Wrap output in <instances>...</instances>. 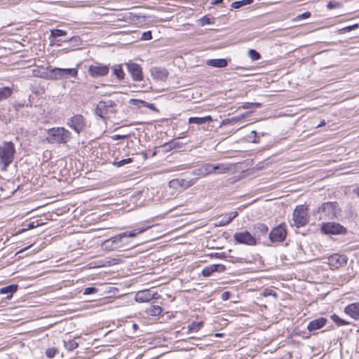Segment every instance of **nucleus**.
I'll return each instance as SVG.
<instances>
[{
  "instance_id": "nucleus-15",
  "label": "nucleus",
  "mask_w": 359,
  "mask_h": 359,
  "mask_svg": "<svg viewBox=\"0 0 359 359\" xmlns=\"http://www.w3.org/2000/svg\"><path fill=\"white\" fill-rule=\"evenodd\" d=\"M347 262V257L345 255L334 254L328 257V264L334 268H339L345 265Z\"/></svg>"
},
{
  "instance_id": "nucleus-36",
  "label": "nucleus",
  "mask_w": 359,
  "mask_h": 359,
  "mask_svg": "<svg viewBox=\"0 0 359 359\" xmlns=\"http://www.w3.org/2000/svg\"><path fill=\"white\" fill-rule=\"evenodd\" d=\"M67 35V32L59 29H53L50 30V37L56 38L58 36Z\"/></svg>"
},
{
  "instance_id": "nucleus-59",
  "label": "nucleus",
  "mask_w": 359,
  "mask_h": 359,
  "mask_svg": "<svg viewBox=\"0 0 359 359\" xmlns=\"http://www.w3.org/2000/svg\"><path fill=\"white\" fill-rule=\"evenodd\" d=\"M8 183L13 184V181L9 180L8 181Z\"/></svg>"
},
{
  "instance_id": "nucleus-25",
  "label": "nucleus",
  "mask_w": 359,
  "mask_h": 359,
  "mask_svg": "<svg viewBox=\"0 0 359 359\" xmlns=\"http://www.w3.org/2000/svg\"><path fill=\"white\" fill-rule=\"evenodd\" d=\"M207 65L208 66L214 67H225L227 66L228 62L226 59H211L207 61Z\"/></svg>"
},
{
  "instance_id": "nucleus-43",
  "label": "nucleus",
  "mask_w": 359,
  "mask_h": 359,
  "mask_svg": "<svg viewBox=\"0 0 359 359\" xmlns=\"http://www.w3.org/2000/svg\"><path fill=\"white\" fill-rule=\"evenodd\" d=\"M57 352V349L55 348H49L46 351V355L49 358H53L55 357L56 353Z\"/></svg>"
},
{
  "instance_id": "nucleus-61",
  "label": "nucleus",
  "mask_w": 359,
  "mask_h": 359,
  "mask_svg": "<svg viewBox=\"0 0 359 359\" xmlns=\"http://www.w3.org/2000/svg\"><path fill=\"white\" fill-rule=\"evenodd\" d=\"M28 248H25V249H23L22 251L25 250H27Z\"/></svg>"
},
{
  "instance_id": "nucleus-49",
  "label": "nucleus",
  "mask_w": 359,
  "mask_h": 359,
  "mask_svg": "<svg viewBox=\"0 0 359 359\" xmlns=\"http://www.w3.org/2000/svg\"><path fill=\"white\" fill-rule=\"evenodd\" d=\"M231 292L229 291H225L222 294L221 298L224 301H226L230 299Z\"/></svg>"
},
{
  "instance_id": "nucleus-22",
  "label": "nucleus",
  "mask_w": 359,
  "mask_h": 359,
  "mask_svg": "<svg viewBox=\"0 0 359 359\" xmlns=\"http://www.w3.org/2000/svg\"><path fill=\"white\" fill-rule=\"evenodd\" d=\"M152 76L158 80H163L168 76V72L164 68L154 67L151 70Z\"/></svg>"
},
{
  "instance_id": "nucleus-2",
  "label": "nucleus",
  "mask_w": 359,
  "mask_h": 359,
  "mask_svg": "<svg viewBox=\"0 0 359 359\" xmlns=\"http://www.w3.org/2000/svg\"><path fill=\"white\" fill-rule=\"evenodd\" d=\"M15 144L11 141H4L0 145V170L6 171L15 158Z\"/></svg>"
},
{
  "instance_id": "nucleus-27",
  "label": "nucleus",
  "mask_w": 359,
  "mask_h": 359,
  "mask_svg": "<svg viewBox=\"0 0 359 359\" xmlns=\"http://www.w3.org/2000/svg\"><path fill=\"white\" fill-rule=\"evenodd\" d=\"M129 103L137 105L138 107H141L142 106H144V107H146L152 110L155 109V107H154V104L148 103L142 100L130 99L129 101Z\"/></svg>"
},
{
  "instance_id": "nucleus-28",
  "label": "nucleus",
  "mask_w": 359,
  "mask_h": 359,
  "mask_svg": "<svg viewBox=\"0 0 359 359\" xmlns=\"http://www.w3.org/2000/svg\"><path fill=\"white\" fill-rule=\"evenodd\" d=\"M203 324H204V323L203 321H201V322L194 321V322L191 323L187 327V329H188L187 333L189 334L191 332H197L203 327Z\"/></svg>"
},
{
  "instance_id": "nucleus-58",
  "label": "nucleus",
  "mask_w": 359,
  "mask_h": 359,
  "mask_svg": "<svg viewBox=\"0 0 359 359\" xmlns=\"http://www.w3.org/2000/svg\"><path fill=\"white\" fill-rule=\"evenodd\" d=\"M137 327V324H133V327L134 328H136Z\"/></svg>"
},
{
  "instance_id": "nucleus-55",
  "label": "nucleus",
  "mask_w": 359,
  "mask_h": 359,
  "mask_svg": "<svg viewBox=\"0 0 359 359\" xmlns=\"http://www.w3.org/2000/svg\"><path fill=\"white\" fill-rule=\"evenodd\" d=\"M325 126V121L324 120H323L320 124L318 125L317 128H320V127H322V126Z\"/></svg>"
},
{
  "instance_id": "nucleus-50",
  "label": "nucleus",
  "mask_w": 359,
  "mask_h": 359,
  "mask_svg": "<svg viewBox=\"0 0 359 359\" xmlns=\"http://www.w3.org/2000/svg\"><path fill=\"white\" fill-rule=\"evenodd\" d=\"M339 6H340V4L338 2L329 1L327 4V8L330 9L338 8Z\"/></svg>"
},
{
  "instance_id": "nucleus-38",
  "label": "nucleus",
  "mask_w": 359,
  "mask_h": 359,
  "mask_svg": "<svg viewBox=\"0 0 359 359\" xmlns=\"http://www.w3.org/2000/svg\"><path fill=\"white\" fill-rule=\"evenodd\" d=\"M133 161V158H128L118 161H114V165L116 167H121Z\"/></svg>"
},
{
  "instance_id": "nucleus-7",
  "label": "nucleus",
  "mask_w": 359,
  "mask_h": 359,
  "mask_svg": "<svg viewBox=\"0 0 359 359\" xmlns=\"http://www.w3.org/2000/svg\"><path fill=\"white\" fill-rule=\"evenodd\" d=\"M109 72V65H103L100 62H95L88 67V72L93 78L104 76Z\"/></svg>"
},
{
  "instance_id": "nucleus-41",
  "label": "nucleus",
  "mask_w": 359,
  "mask_h": 359,
  "mask_svg": "<svg viewBox=\"0 0 359 359\" xmlns=\"http://www.w3.org/2000/svg\"><path fill=\"white\" fill-rule=\"evenodd\" d=\"M248 139L253 143H258L259 142V138L257 137L255 130L251 131L250 134L248 135Z\"/></svg>"
},
{
  "instance_id": "nucleus-11",
  "label": "nucleus",
  "mask_w": 359,
  "mask_h": 359,
  "mask_svg": "<svg viewBox=\"0 0 359 359\" xmlns=\"http://www.w3.org/2000/svg\"><path fill=\"white\" fill-rule=\"evenodd\" d=\"M322 231L326 234H345L346 229L338 223L328 222L322 226Z\"/></svg>"
},
{
  "instance_id": "nucleus-47",
  "label": "nucleus",
  "mask_w": 359,
  "mask_h": 359,
  "mask_svg": "<svg viewBox=\"0 0 359 359\" xmlns=\"http://www.w3.org/2000/svg\"><path fill=\"white\" fill-rule=\"evenodd\" d=\"M151 39H152V35H151V32L150 31H147V32L142 33V37H141L142 40L147 41V40H150Z\"/></svg>"
},
{
  "instance_id": "nucleus-40",
  "label": "nucleus",
  "mask_w": 359,
  "mask_h": 359,
  "mask_svg": "<svg viewBox=\"0 0 359 359\" xmlns=\"http://www.w3.org/2000/svg\"><path fill=\"white\" fill-rule=\"evenodd\" d=\"M41 224L36 221V222H29V224H27V226L26 228H24L22 229H21L19 233H22V232H24L27 230H29V229H32L35 227H37L40 225Z\"/></svg>"
},
{
  "instance_id": "nucleus-19",
  "label": "nucleus",
  "mask_w": 359,
  "mask_h": 359,
  "mask_svg": "<svg viewBox=\"0 0 359 359\" xmlns=\"http://www.w3.org/2000/svg\"><path fill=\"white\" fill-rule=\"evenodd\" d=\"M226 269L225 266L223 264H212L205 266L201 271V274L204 277L210 276L214 272H224Z\"/></svg>"
},
{
  "instance_id": "nucleus-30",
  "label": "nucleus",
  "mask_w": 359,
  "mask_h": 359,
  "mask_svg": "<svg viewBox=\"0 0 359 359\" xmlns=\"http://www.w3.org/2000/svg\"><path fill=\"white\" fill-rule=\"evenodd\" d=\"M238 216V212H232L228 215V217H224L220 222L218 226H226L229 224L232 220Z\"/></svg>"
},
{
  "instance_id": "nucleus-6",
  "label": "nucleus",
  "mask_w": 359,
  "mask_h": 359,
  "mask_svg": "<svg viewBox=\"0 0 359 359\" xmlns=\"http://www.w3.org/2000/svg\"><path fill=\"white\" fill-rule=\"evenodd\" d=\"M116 103L111 100H101L97 104L95 112L100 117H105L116 113Z\"/></svg>"
},
{
  "instance_id": "nucleus-35",
  "label": "nucleus",
  "mask_w": 359,
  "mask_h": 359,
  "mask_svg": "<svg viewBox=\"0 0 359 359\" xmlns=\"http://www.w3.org/2000/svg\"><path fill=\"white\" fill-rule=\"evenodd\" d=\"M244 116H235L232 117L231 118H226L222 121V125H232L235 123L239 121L241 118H243Z\"/></svg>"
},
{
  "instance_id": "nucleus-18",
  "label": "nucleus",
  "mask_w": 359,
  "mask_h": 359,
  "mask_svg": "<svg viewBox=\"0 0 359 359\" xmlns=\"http://www.w3.org/2000/svg\"><path fill=\"white\" fill-rule=\"evenodd\" d=\"M327 323V319L324 317H320L310 321L307 325V330L311 332H315L323 327Z\"/></svg>"
},
{
  "instance_id": "nucleus-10",
  "label": "nucleus",
  "mask_w": 359,
  "mask_h": 359,
  "mask_svg": "<svg viewBox=\"0 0 359 359\" xmlns=\"http://www.w3.org/2000/svg\"><path fill=\"white\" fill-rule=\"evenodd\" d=\"M337 202L323 203L318 208V212L321 213L320 217L332 218L337 215Z\"/></svg>"
},
{
  "instance_id": "nucleus-26",
  "label": "nucleus",
  "mask_w": 359,
  "mask_h": 359,
  "mask_svg": "<svg viewBox=\"0 0 359 359\" xmlns=\"http://www.w3.org/2000/svg\"><path fill=\"white\" fill-rule=\"evenodd\" d=\"M255 236L265 235L269 231L268 226L263 223H258L254 226Z\"/></svg>"
},
{
  "instance_id": "nucleus-17",
  "label": "nucleus",
  "mask_w": 359,
  "mask_h": 359,
  "mask_svg": "<svg viewBox=\"0 0 359 359\" xmlns=\"http://www.w3.org/2000/svg\"><path fill=\"white\" fill-rule=\"evenodd\" d=\"M127 67L133 80L141 81L142 79V70L140 65L131 62L127 64Z\"/></svg>"
},
{
  "instance_id": "nucleus-13",
  "label": "nucleus",
  "mask_w": 359,
  "mask_h": 359,
  "mask_svg": "<svg viewBox=\"0 0 359 359\" xmlns=\"http://www.w3.org/2000/svg\"><path fill=\"white\" fill-rule=\"evenodd\" d=\"M67 124L70 128L79 134L86 126V121L82 115L76 114L69 120Z\"/></svg>"
},
{
  "instance_id": "nucleus-29",
  "label": "nucleus",
  "mask_w": 359,
  "mask_h": 359,
  "mask_svg": "<svg viewBox=\"0 0 359 359\" xmlns=\"http://www.w3.org/2000/svg\"><path fill=\"white\" fill-rule=\"evenodd\" d=\"M13 93V89L9 87L0 88V102L9 97Z\"/></svg>"
},
{
  "instance_id": "nucleus-34",
  "label": "nucleus",
  "mask_w": 359,
  "mask_h": 359,
  "mask_svg": "<svg viewBox=\"0 0 359 359\" xmlns=\"http://www.w3.org/2000/svg\"><path fill=\"white\" fill-rule=\"evenodd\" d=\"M64 343L65 348L70 351L74 350L79 346V344L74 339H70L67 341H65Z\"/></svg>"
},
{
  "instance_id": "nucleus-45",
  "label": "nucleus",
  "mask_w": 359,
  "mask_h": 359,
  "mask_svg": "<svg viewBox=\"0 0 359 359\" xmlns=\"http://www.w3.org/2000/svg\"><path fill=\"white\" fill-rule=\"evenodd\" d=\"M97 291V289L93 287H89L84 289L83 294L88 295L94 294Z\"/></svg>"
},
{
  "instance_id": "nucleus-14",
  "label": "nucleus",
  "mask_w": 359,
  "mask_h": 359,
  "mask_svg": "<svg viewBox=\"0 0 359 359\" xmlns=\"http://www.w3.org/2000/svg\"><path fill=\"white\" fill-rule=\"evenodd\" d=\"M157 293L153 292L150 290H144L138 291L135 294V301L137 302H148L152 299H156Z\"/></svg>"
},
{
  "instance_id": "nucleus-42",
  "label": "nucleus",
  "mask_w": 359,
  "mask_h": 359,
  "mask_svg": "<svg viewBox=\"0 0 359 359\" xmlns=\"http://www.w3.org/2000/svg\"><path fill=\"white\" fill-rule=\"evenodd\" d=\"M252 107H260L261 104L259 102H245L242 105L243 109H250Z\"/></svg>"
},
{
  "instance_id": "nucleus-37",
  "label": "nucleus",
  "mask_w": 359,
  "mask_h": 359,
  "mask_svg": "<svg viewBox=\"0 0 359 359\" xmlns=\"http://www.w3.org/2000/svg\"><path fill=\"white\" fill-rule=\"evenodd\" d=\"M331 318L338 326L346 325L349 324L348 322L340 318L336 314H333L332 316H331Z\"/></svg>"
},
{
  "instance_id": "nucleus-56",
  "label": "nucleus",
  "mask_w": 359,
  "mask_h": 359,
  "mask_svg": "<svg viewBox=\"0 0 359 359\" xmlns=\"http://www.w3.org/2000/svg\"><path fill=\"white\" fill-rule=\"evenodd\" d=\"M223 334H222V333H216V334H215V337H222V336H223Z\"/></svg>"
},
{
  "instance_id": "nucleus-21",
  "label": "nucleus",
  "mask_w": 359,
  "mask_h": 359,
  "mask_svg": "<svg viewBox=\"0 0 359 359\" xmlns=\"http://www.w3.org/2000/svg\"><path fill=\"white\" fill-rule=\"evenodd\" d=\"M32 72L34 76L50 80L51 69H45L43 68L37 67L33 69Z\"/></svg>"
},
{
  "instance_id": "nucleus-48",
  "label": "nucleus",
  "mask_w": 359,
  "mask_h": 359,
  "mask_svg": "<svg viewBox=\"0 0 359 359\" xmlns=\"http://www.w3.org/2000/svg\"><path fill=\"white\" fill-rule=\"evenodd\" d=\"M264 296L265 297H267V296H273V297H276L277 295H276V293L271 289H265L264 292Z\"/></svg>"
},
{
  "instance_id": "nucleus-24",
  "label": "nucleus",
  "mask_w": 359,
  "mask_h": 359,
  "mask_svg": "<svg viewBox=\"0 0 359 359\" xmlns=\"http://www.w3.org/2000/svg\"><path fill=\"white\" fill-rule=\"evenodd\" d=\"M212 121L210 116H206L204 117H190L189 118V123H195L197 125H203L207 123H210Z\"/></svg>"
},
{
  "instance_id": "nucleus-46",
  "label": "nucleus",
  "mask_w": 359,
  "mask_h": 359,
  "mask_svg": "<svg viewBox=\"0 0 359 359\" xmlns=\"http://www.w3.org/2000/svg\"><path fill=\"white\" fill-rule=\"evenodd\" d=\"M311 13L309 11H306L301 15H299L296 17V20H303V19H306V18H309V17H311Z\"/></svg>"
},
{
  "instance_id": "nucleus-53",
  "label": "nucleus",
  "mask_w": 359,
  "mask_h": 359,
  "mask_svg": "<svg viewBox=\"0 0 359 359\" xmlns=\"http://www.w3.org/2000/svg\"><path fill=\"white\" fill-rule=\"evenodd\" d=\"M68 41H75V42H78V41H80V38L79 36H73L72 38H70Z\"/></svg>"
},
{
  "instance_id": "nucleus-8",
  "label": "nucleus",
  "mask_w": 359,
  "mask_h": 359,
  "mask_svg": "<svg viewBox=\"0 0 359 359\" xmlns=\"http://www.w3.org/2000/svg\"><path fill=\"white\" fill-rule=\"evenodd\" d=\"M294 224L297 227L305 226L309 219L307 212L303 206H297L293 212Z\"/></svg>"
},
{
  "instance_id": "nucleus-54",
  "label": "nucleus",
  "mask_w": 359,
  "mask_h": 359,
  "mask_svg": "<svg viewBox=\"0 0 359 359\" xmlns=\"http://www.w3.org/2000/svg\"><path fill=\"white\" fill-rule=\"evenodd\" d=\"M224 0H212L211 4L212 5H217L222 3Z\"/></svg>"
},
{
  "instance_id": "nucleus-20",
  "label": "nucleus",
  "mask_w": 359,
  "mask_h": 359,
  "mask_svg": "<svg viewBox=\"0 0 359 359\" xmlns=\"http://www.w3.org/2000/svg\"><path fill=\"white\" fill-rule=\"evenodd\" d=\"M344 312L355 320L359 319V302L347 305L344 309Z\"/></svg>"
},
{
  "instance_id": "nucleus-4",
  "label": "nucleus",
  "mask_w": 359,
  "mask_h": 359,
  "mask_svg": "<svg viewBox=\"0 0 359 359\" xmlns=\"http://www.w3.org/2000/svg\"><path fill=\"white\" fill-rule=\"evenodd\" d=\"M48 142L52 144H65L71 138V133L65 128H53L48 130Z\"/></svg>"
},
{
  "instance_id": "nucleus-32",
  "label": "nucleus",
  "mask_w": 359,
  "mask_h": 359,
  "mask_svg": "<svg viewBox=\"0 0 359 359\" xmlns=\"http://www.w3.org/2000/svg\"><path fill=\"white\" fill-rule=\"evenodd\" d=\"M113 74L116 76L118 80H122L124 78L125 74L122 69L121 65H118L114 67Z\"/></svg>"
},
{
  "instance_id": "nucleus-12",
  "label": "nucleus",
  "mask_w": 359,
  "mask_h": 359,
  "mask_svg": "<svg viewBox=\"0 0 359 359\" xmlns=\"http://www.w3.org/2000/svg\"><path fill=\"white\" fill-rule=\"evenodd\" d=\"M286 229L284 224H280L273 228L269 233V239L271 242H282L286 237Z\"/></svg>"
},
{
  "instance_id": "nucleus-1",
  "label": "nucleus",
  "mask_w": 359,
  "mask_h": 359,
  "mask_svg": "<svg viewBox=\"0 0 359 359\" xmlns=\"http://www.w3.org/2000/svg\"><path fill=\"white\" fill-rule=\"evenodd\" d=\"M150 226H144L135 229L132 231H127L116 235L106 241L102 245L104 250L107 251H113L122 246L123 239L128 237H135L137 235L144 232L149 229Z\"/></svg>"
},
{
  "instance_id": "nucleus-39",
  "label": "nucleus",
  "mask_w": 359,
  "mask_h": 359,
  "mask_svg": "<svg viewBox=\"0 0 359 359\" xmlns=\"http://www.w3.org/2000/svg\"><path fill=\"white\" fill-rule=\"evenodd\" d=\"M248 56L254 61L258 60L260 59V54L254 49H250L248 51Z\"/></svg>"
},
{
  "instance_id": "nucleus-33",
  "label": "nucleus",
  "mask_w": 359,
  "mask_h": 359,
  "mask_svg": "<svg viewBox=\"0 0 359 359\" xmlns=\"http://www.w3.org/2000/svg\"><path fill=\"white\" fill-rule=\"evenodd\" d=\"M253 2V0H241L234 1L231 4V7L233 8L237 9L243 6L250 4Z\"/></svg>"
},
{
  "instance_id": "nucleus-51",
  "label": "nucleus",
  "mask_w": 359,
  "mask_h": 359,
  "mask_svg": "<svg viewBox=\"0 0 359 359\" xmlns=\"http://www.w3.org/2000/svg\"><path fill=\"white\" fill-rule=\"evenodd\" d=\"M202 24L203 25H205V24H208V25H210V24H212V22L211 21V20L209 18H206V17H204L202 20Z\"/></svg>"
},
{
  "instance_id": "nucleus-9",
  "label": "nucleus",
  "mask_w": 359,
  "mask_h": 359,
  "mask_svg": "<svg viewBox=\"0 0 359 359\" xmlns=\"http://www.w3.org/2000/svg\"><path fill=\"white\" fill-rule=\"evenodd\" d=\"M233 238L236 243L240 244L248 245H255L257 244L255 237L248 231L236 232L233 235Z\"/></svg>"
},
{
  "instance_id": "nucleus-23",
  "label": "nucleus",
  "mask_w": 359,
  "mask_h": 359,
  "mask_svg": "<svg viewBox=\"0 0 359 359\" xmlns=\"http://www.w3.org/2000/svg\"><path fill=\"white\" fill-rule=\"evenodd\" d=\"M18 285H10L0 289V294H7L6 299H10L13 293H15L18 290Z\"/></svg>"
},
{
  "instance_id": "nucleus-31",
  "label": "nucleus",
  "mask_w": 359,
  "mask_h": 359,
  "mask_svg": "<svg viewBox=\"0 0 359 359\" xmlns=\"http://www.w3.org/2000/svg\"><path fill=\"white\" fill-rule=\"evenodd\" d=\"M162 312V308L159 306H151L147 309V313L152 316H159Z\"/></svg>"
},
{
  "instance_id": "nucleus-5",
  "label": "nucleus",
  "mask_w": 359,
  "mask_h": 359,
  "mask_svg": "<svg viewBox=\"0 0 359 359\" xmlns=\"http://www.w3.org/2000/svg\"><path fill=\"white\" fill-rule=\"evenodd\" d=\"M77 68H58L51 69L50 80L67 79L78 76Z\"/></svg>"
},
{
  "instance_id": "nucleus-57",
  "label": "nucleus",
  "mask_w": 359,
  "mask_h": 359,
  "mask_svg": "<svg viewBox=\"0 0 359 359\" xmlns=\"http://www.w3.org/2000/svg\"><path fill=\"white\" fill-rule=\"evenodd\" d=\"M354 192L357 194V195L359 196V188H357L354 190Z\"/></svg>"
},
{
  "instance_id": "nucleus-16",
  "label": "nucleus",
  "mask_w": 359,
  "mask_h": 359,
  "mask_svg": "<svg viewBox=\"0 0 359 359\" xmlns=\"http://www.w3.org/2000/svg\"><path fill=\"white\" fill-rule=\"evenodd\" d=\"M193 184V181H168L169 188L175 189L178 192L184 191Z\"/></svg>"
},
{
  "instance_id": "nucleus-3",
  "label": "nucleus",
  "mask_w": 359,
  "mask_h": 359,
  "mask_svg": "<svg viewBox=\"0 0 359 359\" xmlns=\"http://www.w3.org/2000/svg\"><path fill=\"white\" fill-rule=\"evenodd\" d=\"M231 168L230 164L225 163H207L196 170V172L201 177H205L210 174H222L228 172Z\"/></svg>"
},
{
  "instance_id": "nucleus-44",
  "label": "nucleus",
  "mask_w": 359,
  "mask_h": 359,
  "mask_svg": "<svg viewBox=\"0 0 359 359\" xmlns=\"http://www.w3.org/2000/svg\"><path fill=\"white\" fill-rule=\"evenodd\" d=\"M358 27V24H354L353 25L347 26L346 27H344V28L341 29L339 30V32L340 33H345L346 32H350V31H352L353 29H355Z\"/></svg>"
},
{
  "instance_id": "nucleus-52",
  "label": "nucleus",
  "mask_w": 359,
  "mask_h": 359,
  "mask_svg": "<svg viewBox=\"0 0 359 359\" xmlns=\"http://www.w3.org/2000/svg\"><path fill=\"white\" fill-rule=\"evenodd\" d=\"M126 137H127L126 135H116L113 137V139L115 140H118L125 139Z\"/></svg>"
},
{
  "instance_id": "nucleus-60",
  "label": "nucleus",
  "mask_w": 359,
  "mask_h": 359,
  "mask_svg": "<svg viewBox=\"0 0 359 359\" xmlns=\"http://www.w3.org/2000/svg\"><path fill=\"white\" fill-rule=\"evenodd\" d=\"M16 191V189H14L13 191H11V193L13 194L14 191Z\"/></svg>"
}]
</instances>
